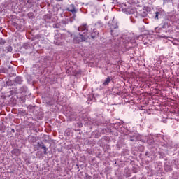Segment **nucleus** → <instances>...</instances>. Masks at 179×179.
<instances>
[{
  "mask_svg": "<svg viewBox=\"0 0 179 179\" xmlns=\"http://www.w3.org/2000/svg\"><path fill=\"white\" fill-rule=\"evenodd\" d=\"M79 35L73 38V43L78 44L82 41H86L89 38L87 36V26L86 24L81 25L78 27Z\"/></svg>",
  "mask_w": 179,
  "mask_h": 179,
  "instance_id": "f257e3e1",
  "label": "nucleus"
},
{
  "mask_svg": "<svg viewBox=\"0 0 179 179\" xmlns=\"http://www.w3.org/2000/svg\"><path fill=\"white\" fill-rule=\"evenodd\" d=\"M67 10L69 12H71L73 14V16H71L72 20H75V17H76V13H78V10L76 9V7L73 4H71L68 8Z\"/></svg>",
  "mask_w": 179,
  "mask_h": 179,
  "instance_id": "f03ea898",
  "label": "nucleus"
},
{
  "mask_svg": "<svg viewBox=\"0 0 179 179\" xmlns=\"http://www.w3.org/2000/svg\"><path fill=\"white\" fill-rule=\"evenodd\" d=\"M38 148H40L41 149H43V153L44 155H47V150H48V149L47 148V147L44 145L43 143H38Z\"/></svg>",
  "mask_w": 179,
  "mask_h": 179,
  "instance_id": "7ed1b4c3",
  "label": "nucleus"
},
{
  "mask_svg": "<svg viewBox=\"0 0 179 179\" xmlns=\"http://www.w3.org/2000/svg\"><path fill=\"white\" fill-rule=\"evenodd\" d=\"M110 82H111V78H110V77H108L103 83V86H107V85H108Z\"/></svg>",
  "mask_w": 179,
  "mask_h": 179,
  "instance_id": "20e7f679",
  "label": "nucleus"
},
{
  "mask_svg": "<svg viewBox=\"0 0 179 179\" xmlns=\"http://www.w3.org/2000/svg\"><path fill=\"white\" fill-rule=\"evenodd\" d=\"M5 51L6 52H12L13 51L12 46L10 45L6 46L5 48Z\"/></svg>",
  "mask_w": 179,
  "mask_h": 179,
  "instance_id": "39448f33",
  "label": "nucleus"
},
{
  "mask_svg": "<svg viewBox=\"0 0 179 179\" xmlns=\"http://www.w3.org/2000/svg\"><path fill=\"white\" fill-rule=\"evenodd\" d=\"M55 44H57V45H62V43L58 42V41H59H59L57 40V36H55Z\"/></svg>",
  "mask_w": 179,
  "mask_h": 179,
  "instance_id": "423d86ee",
  "label": "nucleus"
},
{
  "mask_svg": "<svg viewBox=\"0 0 179 179\" xmlns=\"http://www.w3.org/2000/svg\"><path fill=\"white\" fill-rule=\"evenodd\" d=\"M15 81L17 82V83H22V78L16 77Z\"/></svg>",
  "mask_w": 179,
  "mask_h": 179,
  "instance_id": "0eeeda50",
  "label": "nucleus"
},
{
  "mask_svg": "<svg viewBox=\"0 0 179 179\" xmlns=\"http://www.w3.org/2000/svg\"><path fill=\"white\" fill-rule=\"evenodd\" d=\"M96 26V27H103V24H101V22H97Z\"/></svg>",
  "mask_w": 179,
  "mask_h": 179,
  "instance_id": "6e6552de",
  "label": "nucleus"
},
{
  "mask_svg": "<svg viewBox=\"0 0 179 179\" xmlns=\"http://www.w3.org/2000/svg\"><path fill=\"white\" fill-rule=\"evenodd\" d=\"M159 15H160V13L157 12L155 15V19H159Z\"/></svg>",
  "mask_w": 179,
  "mask_h": 179,
  "instance_id": "1a4fd4ad",
  "label": "nucleus"
},
{
  "mask_svg": "<svg viewBox=\"0 0 179 179\" xmlns=\"http://www.w3.org/2000/svg\"><path fill=\"white\" fill-rule=\"evenodd\" d=\"M63 24H68V21H63Z\"/></svg>",
  "mask_w": 179,
  "mask_h": 179,
  "instance_id": "9d476101",
  "label": "nucleus"
},
{
  "mask_svg": "<svg viewBox=\"0 0 179 179\" xmlns=\"http://www.w3.org/2000/svg\"><path fill=\"white\" fill-rule=\"evenodd\" d=\"M18 150H16V149H15V150H13V153H15V152H17Z\"/></svg>",
  "mask_w": 179,
  "mask_h": 179,
  "instance_id": "9b49d317",
  "label": "nucleus"
},
{
  "mask_svg": "<svg viewBox=\"0 0 179 179\" xmlns=\"http://www.w3.org/2000/svg\"><path fill=\"white\" fill-rule=\"evenodd\" d=\"M92 38H94L96 36H94L93 35L91 36Z\"/></svg>",
  "mask_w": 179,
  "mask_h": 179,
  "instance_id": "f8f14e48",
  "label": "nucleus"
},
{
  "mask_svg": "<svg viewBox=\"0 0 179 179\" xmlns=\"http://www.w3.org/2000/svg\"><path fill=\"white\" fill-rule=\"evenodd\" d=\"M96 36H99V33H97Z\"/></svg>",
  "mask_w": 179,
  "mask_h": 179,
  "instance_id": "ddd939ff",
  "label": "nucleus"
},
{
  "mask_svg": "<svg viewBox=\"0 0 179 179\" xmlns=\"http://www.w3.org/2000/svg\"><path fill=\"white\" fill-rule=\"evenodd\" d=\"M57 1H62V0H57Z\"/></svg>",
  "mask_w": 179,
  "mask_h": 179,
  "instance_id": "4468645a",
  "label": "nucleus"
}]
</instances>
